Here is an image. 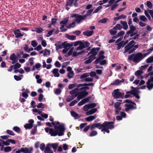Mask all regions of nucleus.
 Instances as JSON below:
<instances>
[{"mask_svg":"<svg viewBox=\"0 0 153 153\" xmlns=\"http://www.w3.org/2000/svg\"><path fill=\"white\" fill-rule=\"evenodd\" d=\"M128 40H126L125 42L123 41H122L118 44H116L117 46V50H119L122 47H123L128 42Z\"/></svg>","mask_w":153,"mask_h":153,"instance_id":"obj_15","label":"nucleus"},{"mask_svg":"<svg viewBox=\"0 0 153 153\" xmlns=\"http://www.w3.org/2000/svg\"><path fill=\"white\" fill-rule=\"evenodd\" d=\"M108 19L107 18H104L98 21L99 23H105L107 22Z\"/></svg>","mask_w":153,"mask_h":153,"instance_id":"obj_42","label":"nucleus"},{"mask_svg":"<svg viewBox=\"0 0 153 153\" xmlns=\"http://www.w3.org/2000/svg\"><path fill=\"white\" fill-rule=\"evenodd\" d=\"M50 144H48L44 150L45 153H53V150L51 149L49 146Z\"/></svg>","mask_w":153,"mask_h":153,"instance_id":"obj_23","label":"nucleus"},{"mask_svg":"<svg viewBox=\"0 0 153 153\" xmlns=\"http://www.w3.org/2000/svg\"><path fill=\"white\" fill-rule=\"evenodd\" d=\"M124 94L122 93L119 91L118 89L114 90L112 93L114 98L115 99L122 98L123 97Z\"/></svg>","mask_w":153,"mask_h":153,"instance_id":"obj_10","label":"nucleus"},{"mask_svg":"<svg viewBox=\"0 0 153 153\" xmlns=\"http://www.w3.org/2000/svg\"><path fill=\"white\" fill-rule=\"evenodd\" d=\"M140 19L143 22H146L147 19L144 16H141L140 17Z\"/></svg>","mask_w":153,"mask_h":153,"instance_id":"obj_52","label":"nucleus"},{"mask_svg":"<svg viewBox=\"0 0 153 153\" xmlns=\"http://www.w3.org/2000/svg\"><path fill=\"white\" fill-rule=\"evenodd\" d=\"M10 59L12 61V64H14L18 61V58L17 56L14 53H13L10 55Z\"/></svg>","mask_w":153,"mask_h":153,"instance_id":"obj_17","label":"nucleus"},{"mask_svg":"<svg viewBox=\"0 0 153 153\" xmlns=\"http://www.w3.org/2000/svg\"><path fill=\"white\" fill-rule=\"evenodd\" d=\"M41 64L39 63H37L35 65L33 66L32 69L33 71H35L36 69H38L39 68L41 67Z\"/></svg>","mask_w":153,"mask_h":153,"instance_id":"obj_35","label":"nucleus"},{"mask_svg":"<svg viewBox=\"0 0 153 153\" xmlns=\"http://www.w3.org/2000/svg\"><path fill=\"white\" fill-rule=\"evenodd\" d=\"M32 126L33 125L30 123L27 124L24 126V127L26 129L31 128Z\"/></svg>","mask_w":153,"mask_h":153,"instance_id":"obj_45","label":"nucleus"},{"mask_svg":"<svg viewBox=\"0 0 153 153\" xmlns=\"http://www.w3.org/2000/svg\"><path fill=\"white\" fill-rule=\"evenodd\" d=\"M114 28L117 30H121L123 28L122 26L120 24H117L114 27Z\"/></svg>","mask_w":153,"mask_h":153,"instance_id":"obj_41","label":"nucleus"},{"mask_svg":"<svg viewBox=\"0 0 153 153\" xmlns=\"http://www.w3.org/2000/svg\"><path fill=\"white\" fill-rule=\"evenodd\" d=\"M94 33L93 30L89 31L87 30L83 32V34L87 36H91Z\"/></svg>","mask_w":153,"mask_h":153,"instance_id":"obj_28","label":"nucleus"},{"mask_svg":"<svg viewBox=\"0 0 153 153\" xmlns=\"http://www.w3.org/2000/svg\"><path fill=\"white\" fill-rule=\"evenodd\" d=\"M90 108V107L88 104L85 105L83 108V110L85 111H87Z\"/></svg>","mask_w":153,"mask_h":153,"instance_id":"obj_50","label":"nucleus"},{"mask_svg":"<svg viewBox=\"0 0 153 153\" xmlns=\"http://www.w3.org/2000/svg\"><path fill=\"white\" fill-rule=\"evenodd\" d=\"M43 29L41 28H36L35 29L36 32L38 33H40L42 32L43 31Z\"/></svg>","mask_w":153,"mask_h":153,"instance_id":"obj_60","label":"nucleus"},{"mask_svg":"<svg viewBox=\"0 0 153 153\" xmlns=\"http://www.w3.org/2000/svg\"><path fill=\"white\" fill-rule=\"evenodd\" d=\"M14 69H18L21 67V65L19 63H16L14 65H13Z\"/></svg>","mask_w":153,"mask_h":153,"instance_id":"obj_44","label":"nucleus"},{"mask_svg":"<svg viewBox=\"0 0 153 153\" xmlns=\"http://www.w3.org/2000/svg\"><path fill=\"white\" fill-rule=\"evenodd\" d=\"M91 98V97H89L83 99L79 102L78 103V105L79 106H81L86 103L89 101Z\"/></svg>","mask_w":153,"mask_h":153,"instance_id":"obj_20","label":"nucleus"},{"mask_svg":"<svg viewBox=\"0 0 153 153\" xmlns=\"http://www.w3.org/2000/svg\"><path fill=\"white\" fill-rule=\"evenodd\" d=\"M89 75V73H84L82 74L81 76V78L83 79L85 78H87V77H88Z\"/></svg>","mask_w":153,"mask_h":153,"instance_id":"obj_54","label":"nucleus"},{"mask_svg":"<svg viewBox=\"0 0 153 153\" xmlns=\"http://www.w3.org/2000/svg\"><path fill=\"white\" fill-rule=\"evenodd\" d=\"M71 17L72 18L74 17L76 19L74 22H76L78 24L80 23L82 20L86 19V18L84 17V16L79 15L76 14H71Z\"/></svg>","mask_w":153,"mask_h":153,"instance_id":"obj_9","label":"nucleus"},{"mask_svg":"<svg viewBox=\"0 0 153 153\" xmlns=\"http://www.w3.org/2000/svg\"><path fill=\"white\" fill-rule=\"evenodd\" d=\"M131 88L132 89V90L131 91L132 94L134 95L138 94V91L137 88H134L133 86L131 87Z\"/></svg>","mask_w":153,"mask_h":153,"instance_id":"obj_34","label":"nucleus"},{"mask_svg":"<svg viewBox=\"0 0 153 153\" xmlns=\"http://www.w3.org/2000/svg\"><path fill=\"white\" fill-rule=\"evenodd\" d=\"M96 128H98L99 129H102L104 128L103 123L102 124H101L100 123H97L95 124Z\"/></svg>","mask_w":153,"mask_h":153,"instance_id":"obj_40","label":"nucleus"},{"mask_svg":"<svg viewBox=\"0 0 153 153\" xmlns=\"http://www.w3.org/2000/svg\"><path fill=\"white\" fill-rule=\"evenodd\" d=\"M11 150V147L10 146L5 147L4 149V151L5 152H9Z\"/></svg>","mask_w":153,"mask_h":153,"instance_id":"obj_53","label":"nucleus"},{"mask_svg":"<svg viewBox=\"0 0 153 153\" xmlns=\"http://www.w3.org/2000/svg\"><path fill=\"white\" fill-rule=\"evenodd\" d=\"M125 81L124 79H122L121 80L119 79H117L114 81L111 85H118L120 84L121 82H123Z\"/></svg>","mask_w":153,"mask_h":153,"instance_id":"obj_21","label":"nucleus"},{"mask_svg":"<svg viewBox=\"0 0 153 153\" xmlns=\"http://www.w3.org/2000/svg\"><path fill=\"white\" fill-rule=\"evenodd\" d=\"M136 42L134 40L131 41L125 47L124 53L128 52L129 54L131 53L136 50L138 48V45H135Z\"/></svg>","mask_w":153,"mask_h":153,"instance_id":"obj_3","label":"nucleus"},{"mask_svg":"<svg viewBox=\"0 0 153 153\" xmlns=\"http://www.w3.org/2000/svg\"><path fill=\"white\" fill-rule=\"evenodd\" d=\"M97 110V109L96 108H94L92 109L89 111H87L86 113V115H89L92 114L95 112H96Z\"/></svg>","mask_w":153,"mask_h":153,"instance_id":"obj_27","label":"nucleus"},{"mask_svg":"<svg viewBox=\"0 0 153 153\" xmlns=\"http://www.w3.org/2000/svg\"><path fill=\"white\" fill-rule=\"evenodd\" d=\"M93 11V10L92 9H91L88 10L86 12V14L84 15V17L86 19L88 16L91 15V14L92 12Z\"/></svg>","mask_w":153,"mask_h":153,"instance_id":"obj_38","label":"nucleus"},{"mask_svg":"<svg viewBox=\"0 0 153 153\" xmlns=\"http://www.w3.org/2000/svg\"><path fill=\"white\" fill-rule=\"evenodd\" d=\"M153 50V47L150 48L147 51V52L143 54H142L141 53L139 52L136 53L129 55L128 57V59L130 61H132L135 62H139L145 57L148 55Z\"/></svg>","mask_w":153,"mask_h":153,"instance_id":"obj_1","label":"nucleus"},{"mask_svg":"<svg viewBox=\"0 0 153 153\" xmlns=\"http://www.w3.org/2000/svg\"><path fill=\"white\" fill-rule=\"evenodd\" d=\"M78 95V93L77 94H76L74 95H73L71 96H69L67 97L66 99V101L67 102H70L72 100H73L76 97H77Z\"/></svg>","mask_w":153,"mask_h":153,"instance_id":"obj_25","label":"nucleus"},{"mask_svg":"<svg viewBox=\"0 0 153 153\" xmlns=\"http://www.w3.org/2000/svg\"><path fill=\"white\" fill-rule=\"evenodd\" d=\"M102 6H99L97 7L96 9L94 10L93 12V13H97L100 10L102 9Z\"/></svg>","mask_w":153,"mask_h":153,"instance_id":"obj_49","label":"nucleus"},{"mask_svg":"<svg viewBox=\"0 0 153 153\" xmlns=\"http://www.w3.org/2000/svg\"><path fill=\"white\" fill-rule=\"evenodd\" d=\"M129 28L130 30L128 31L131 33L130 37L131 38L128 40L131 39H137H137H139L140 35L139 34H137V32H134L136 30V27L133 25H131L129 26Z\"/></svg>","mask_w":153,"mask_h":153,"instance_id":"obj_4","label":"nucleus"},{"mask_svg":"<svg viewBox=\"0 0 153 153\" xmlns=\"http://www.w3.org/2000/svg\"><path fill=\"white\" fill-rule=\"evenodd\" d=\"M71 113L72 116L74 117L75 119H78L80 117L79 115L74 111H71Z\"/></svg>","mask_w":153,"mask_h":153,"instance_id":"obj_26","label":"nucleus"},{"mask_svg":"<svg viewBox=\"0 0 153 153\" xmlns=\"http://www.w3.org/2000/svg\"><path fill=\"white\" fill-rule=\"evenodd\" d=\"M94 85L93 83H90L89 84L86 83H81L80 84L79 86H81V87L85 86H93Z\"/></svg>","mask_w":153,"mask_h":153,"instance_id":"obj_48","label":"nucleus"},{"mask_svg":"<svg viewBox=\"0 0 153 153\" xmlns=\"http://www.w3.org/2000/svg\"><path fill=\"white\" fill-rule=\"evenodd\" d=\"M64 45L65 43H63L61 44L56 43L55 44V46H56V49L57 50L64 48Z\"/></svg>","mask_w":153,"mask_h":153,"instance_id":"obj_29","label":"nucleus"},{"mask_svg":"<svg viewBox=\"0 0 153 153\" xmlns=\"http://www.w3.org/2000/svg\"><path fill=\"white\" fill-rule=\"evenodd\" d=\"M15 35V37L17 38H19L23 36L24 35L20 32V31L19 29L13 31Z\"/></svg>","mask_w":153,"mask_h":153,"instance_id":"obj_19","label":"nucleus"},{"mask_svg":"<svg viewBox=\"0 0 153 153\" xmlns=\"http://www.w3.org/2000/svg\"><path fill=\"white\" fill-rule=\"evenodd\" d=\"M147 87L149 90H151L153 88V76L151 77L146 83Z\"/></svg>","mask_w":153,"mask_h":153,"instance_id":"obj_14","label":"nucleus"},{"mask_svg":"<svg viewBox=\"0 0 153 153\" xmlns=\"http://www.w3.org/2000/svg\"><path fill=\"white\" fill-rule=\"evenodd\" d=\"M114 123V122L105 121L103 123L104 127L111 129L114 128V126L113 125Z\"/></svg>","mask_w":153,"mask_h":153,"instance_id":"obj_12","label":"nucleus"},{"mask_svg":"<svg viewBox=\"0 0 153 153\" xmlns=\"http://www.w3.org/2000/svg\"><path fill=\"white\" fill-rule=\"evenodd\" d=\"M81 45L78 47V49H81L82 50L83 48L89 46L90 44L87 41L84 42L81 41Z\"/></svg>","mask_w":153,"mask_h":153,"instance_id":"obj_18","label":"nucleus"},{"mask_svg":"<svg viewBox=\"0 0 153 153\" xmlns=\"http://www.w3.org/2000/svg\"><path fill=\"white\" fill-rule=\"evenodd\" d=\"M109 32L111 35H114L116 33L117 31L115 28H114V27L113 28L109 30Z\"/></svg>","mask_w":153,"mask_h":153,"instance_id":"obj_39","label":"nucleus"},{"mask_svg":"<svg viewBox=\"0 0 153 153\" xmlns=\"http://www.w3.org/2000/svg\"><path fill=\"white\" fill-rule=\"evenodd\" d=\"M54 129L51 128V129L50 134L51 136H55L57 135L61 136L64 135L65 129L63 125H60L59 126H55Z\"/></svg>","mask_w":153,"mask_h":153,"instance_id":"obj_2","label":"nucleus"},{"mask_svg":"<svg viewBox=\"0 0 153 153\" xmlns=\"http://www.w3.org/2000/svg\"><path fill=\"white\" fill-rule=\"evenodd\" d=\"M36 79L37 83L38 84H41L42 81V79L40 78V76L39 75H37L35 76Z\"/></svg>","mask_w":153,"mask_h":153,"instance_id":"obj_37","label":"nucleus"},{"mask_svg":"<svg viewBox=\"0 0 153 153\" xmlns=\"http://www.w3.org/2000/svg\"><path fill=\"white\" fill-rule=\"evenodd\" d=\"M74 75V73L73 71H71L69 72L67 75V76L69 79L72 78Z\"/></svg>","mask_w":153,"mask_h":153,"instance_id":"obj_51","label":"nucleus"},{"mask_svg":"<svg viewBox=\"0 0 153 153\" xmlns=\"http://www.w3.org/2000/svg\"><path fill=\"white\" fill-rule=\"evenodd\" d=\"M124 102L127 103L125 105V111L126 112H128L130 110H133L136 108V104L134 102L131 101L130 100H126Z\"/></svg>","mask_w":153,"mask_h":153,"instance_id":"obj_5","label":"nucleus"},{"mask_svg":"<svg viewBox=\"0 0 153 153\" xmlns=\"http://www.w3.org/2000/svg\"><path fill=\"white\" fill-rule=\"evenodd\" d=\"M68 17H66L64 18L63 20L61 21L60 22L61 27L60 28L61 30V32H65L67 30V29L66 28H64V26L66 25L68 21Z\"/></svg>","mask_w":153,"mask_h":153,"instance_id":"obj_11","label":"nucleus"},{"mask_svg":"<svg viewBox=\"0 0 153 153\" xmlns=\"http://www.w3.org/2000/svg\"><path fill=\"white\" fill-rule=\"evenodd\" d=\"M55 29H53L52 30H49L48 33L46 35V36L47 37H49L51 36L53 32V31H54Z\"/></svg>","mask_w":153,"mask_h":153,"instance_id":"obj_47","label":"nucleus"},{"mask_svg":"<svg viewBox=\"0 0 153 153\" xmlns=\"http://www.w3.org/2000/svg\"><path fill=\"white\" fill-rule=\"evenodd\" d=\"M21 149L22 152L23 153H32V148H31L30 150L28 148L26 147L22 148Z\"/></svg>","mask_w":153,"mask_h":153,"instance_id":"obj_24","label":"nucleus"},{"mask_svg":"<svg viewBox=\"0 0 153 153\" xmlns=\"http://www.w3.org/2000/svg\"><path fill=\"white\" fill-rule=\"evenodd\" d=\"M57 20L56 18H53L51 19V23L52 25H55Z\"/></svg>","mask_w":153,"mask_h":153,"instance_id":"obj_64","label":"nucleus"},{"mask_svg":"<svg viewBox=\"0 0 153 153\" xmlns=\"http://www.w3.org/2000/svg\"><path fill=\"white\" fill-rule=\"evenodd\" d=\"M88 94V93L87 92L84 91L80 92L79 94L77 96V100H74L71 102L69 105L70 106H74L75 104L77 103L80 99H83V98L86 97Z\"/></svg>","mask_w":153,"mask_h":153,"instance_id":"obj_8","label":"nucleus"},{"mask_svg":"<svg viewBox=\"0 0 153 153\" xmlns=\"http://www.w3.org/2000/svg\"><path fill=\"white\" fill-rule=\"evenodd\" d=\"M115 114H119V112L120 111L121 107H118V108H115Z\"/></svg>","mask_w":153,"mask_h":153,"instance_id":"obj_63","label":"nucleus"},{"mask_svg":"<svg viewBox=\"0 0 153 153\" xmlns=\"http://www.w3.org/2000/svg\"><path fill=\"white\" fill-rule=\"evenodd\" d=\"M146 3L148 7L150 9H151L152 7V3L150 1H147Z\"/></svg>","mask_w":153,"mask_h":153,"instance_id":"obj_58","label":"nucleus"},{"mask_svg":"<svg viewBox=\"0 0 153 153\" xmlns=\"http://www.w3.org/2000/svg\"><path fill=\"white\" fill-rule=\"evenodd\" d=\"M82 86L80 87L79 89V92H78V94L81 92L86 91V89H89V88L87 87Z\"/></svg>","mask_w":153,"mask_h":153,"instance_id":"obj_36","label":"nucleus"},{"mask_svg":"<svg viewBox=\"0 0 153 153\" xmlns=\"http://www.w3.org/2000/svg\"><path fill=\"white\" fill-rule=\"evenodd\" d=\"M120 23L123 25V28L124 30H126L128 28V26L127 22L121 21H120Z\"/></svg>","mask_w":153,"mask_h":153,"instance_id":"obj_32","label":"nucleus"},{"mask_svg":"<svg viewBox=\"0 0 153 153\" xmlns=\"http://www.w3.org/2000/svg\"><path fill=\"white\" fill-rule=\"evenodd\" d=\"M97 132L95 131H92L91 133L90 134L89 136L90 137H92L97 135Z\"/></svg>","mask_w":153,"mask_h":153,"instance_id":"obj_55","label":"nucleus"},{"mask_svg":"<svg viewBox=\"0 0 153 153\" xmlns=\"http://www.w3.org/2000/svg\"><path fill=\"white\" fill-rule=\"evenodd\" d=\"M146 62L148 63H150L153 62V56H150L146 60Z\"/></svg>","mask_w":153,"mask_h":153,"instance_id":"obj_46","label":"nucleus"},{"mask_svg":"<svg viewBox=\"0 0 153 153\" xmlns=\"http://www.w3.org/2000/svg\"><path fill=\"white\" fill-rule=\"evenodd\" d=\"M105 58V56L104 55H99V57L95 61L96 64H98L101 60Z\"/></svg>","mask_w":153,"mask_h":153,"instance_id":"obj_33","label":"nucleus"},{"mask_svg":"<svg viewBox=\"0 0 153 153\" xmlns=\"http://www.w3.org/2000/svg\"><path fill=\"white\" fill-rule=\"evenodd\" d=\"M52 72L54 74V76L55 77H59V70L57 68L54 69Z\"/></svg>","mask_w":153,"mask_h":153,"instance_id":"obj_31","label":"nucleus"},{"mask_svg":"<svg viewBox=\"0 0 153 153\" xmlns=\"http://www.w3.org/2000/svg\"><path fill=\"white\" fill-rule=\"evenodd\" d=\"M79 85L80 84H78L76 83L70 84L68 87V88L69 89H72L73 88L76 87L74 89L71 91L69 92L70 94L71 95H73L76 93L78 94L79 92V91L80 88L81 87V86H79Z\"/></svg>","mask_w":153,"mask_h":153,"instance_id":"obj_6","label":"nucleus"},{"mask_svg":"<svg viewBox=\"0 0 153 153\" xmlns=\"http://www.w3.org/2000/svg\"><path fill=\"white\" fill-rule=\"evenodd\" d=\"M96 115H95L93 116H89L85 118V119L87 121L89 122L93 120L96 119Z\"/></svg>","mask_w":153,"mask_h":153,"instance_id":"obj_30","label":"nucleus"},{"mask_svg":"<svg viewBox=\"0 0 153 153\" xmlns=\"http://www.w3.org/2000/svg\"><path fill=\"white\" fill-rule=\"evenodd\" d=\"M51 145L53 149L56 151L58 146V144L57 143H53Z\"/></svg>","mask_w":153,"mask_h":153,"instance_id":"obj_61","label":"nucleus"},{"mask_svg":"<svg viewBox=\"0 0 153 153\" xmlns=\"http://www.w3.org/2000/svg\"><path fill=\"white\" fill-rule=\"evenodd\" d=\"M31 45L33 47H36L38 45V43L36 40L32 41L31 42Z\"/></svg>","mask_w":153,"mask_h":153,"instance_id":"obj_59","label":"nucleus"},{"mask_svg":"<svg viewBox=\"0 0 153 153\" xmlns=\"http://www.w3.org/2000/svg\"><path fill=\"white\" fill-rule=\"evenodd\" d=\"M67 38L68 39L71 40H74L75 39L76 37L74 35H68L67 36Z\"/></svg>","mask_w":153,"mask_h":153,"instance_id":"obj_56","label":"nucleus"},{"mask_svg":"<svg viewBox=\"0 0 153 153\" xmlns=\"http://www.w3.org/2000/svg\"><path fill=\"white\" fill-rule=\"evenodd\" d=\"M74 0H68L66 5V9L68 10L69 8L68 6L71 7L72 5Z\"/></svg>","mask_w":153,"mask_h":153,"instance_id":"obj_22","label":"nucleus"},{"mask_svg":"<svg viewBox=\"0 0 153 153\" xmlns=\"http://www.w3.org/2000/svg\"><path fill=\"white\" fill-rule=\"evenodd\" d=\"M97 53L95 48H93L91 51L88 53V55H91L89 56L88 59L85 61L86 64H88L91 63L95 58V56Z\"/></svg>","mask_w":153,"mask_h":153,"instance_id":"obj_7","label":"nucleus"},{"mask_svg":"<svg viewBox=\"0 0 153 153\" xmlns=\"http://www.w3.org/2000/svg\"><path fill=\"white\" fill-rule=\"evenodd\" d=\"M13 130L15 131L19 132L20 131V128L17 126H14L13 128Z\"/></svg>","mask_w":153,"mask_h":153,"instance_id":"obj_62","label":"nucleus"},{"mask_svg":"<svg viewBox=\"0 0 153 153\" xmlns=\"http://www.w3.org/2000/svg\"><path fill=\"white\" fill-rule=\"evenodd\" d=\"M40 39L42 40L41 44L43 47H45L47 46V43L46 41L43 39V37H41Z\"/></svg>","mask_w":153,"mask_h":153,"instance_id":"obj_43","label":"nucleus"},{"mask_svg":"<svg viewBox=\"0 0 153 153\" xmlns=\"http://www.w3.org/2000/svg\"><path fill=\"white\" fill-rule=\"evenodd\" d=\"M40 149L42 151L44 150L45 149V145L44 143H42L40 144L39 146Z\"/></svg>","mask_w":153,"mask_h":153,"instance_id":"obj_57","label":"nucleus"},{"mask_svg":"<svg viewBox=\"0 0 153 153\" xmlns=\"http://www.w3.org/2000/svg\"><path fill=\"white\" fill-rule=\"evenodd\" d=\"M143 73L141 70H137L135 72L134 75L137 77L138 79H142L143 78V76L141 75Z\"/></svg>","mask_w":153,"mask_h":153,"instance_id":"obj_16","label":"nucleus"},{"mask_svg":"<svg viewBox=\"0 0 153 153\" xmlns=\"http://www.w3.org/2000/svg\"><path fill=\"white\" fill-rule=\"evenodd\" d=\"M84 52V51H82V50L81 49H78V47L76 48H75L74 50V52L73 54V56H76L79 55H81Z\"/></svg>","mask_w":153,"mask_h":153,"instance_id":"obj_13","label":"nucleus"}]
</instances>
